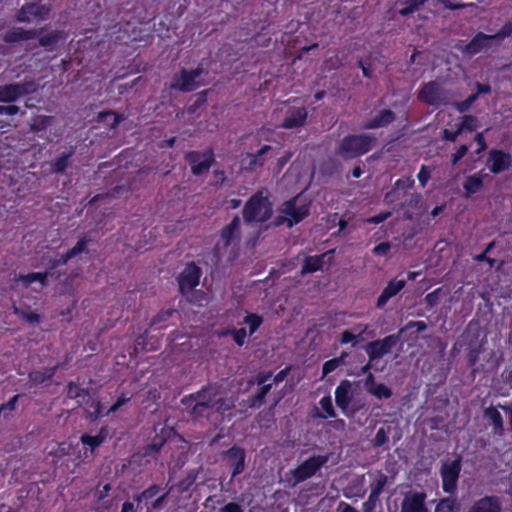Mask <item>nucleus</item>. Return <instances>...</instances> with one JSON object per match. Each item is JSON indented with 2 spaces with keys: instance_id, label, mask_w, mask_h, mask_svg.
<instances>
[{
  "instance_id": "nucleus-1",
  "label": "nucleus",
  "mask_w": 512,
  "mask_h": 512,
  "mask_svg": "<svg viewBox=\"0 0 512 512\" xmlns=\"http://www.w3.org/2000/svg\"><path fill=\"white\" fill-rule=\"evenodd\" d=\"M188 412L198 418H209L213 413H223L234 407L231 399L225 397L224 393L216 387H206L202 390L182 399Z\"/></svg>"
},
{
  "instance_id": "nucleus-2",
  "label": "nucleus",
  "mask_w": 512,
  "mask_h": 512,
  "mask_svg": "<svg viewBox=\"0 0 512 512\" xmlns=\"http://www.w3.org/2000/svg\"><path fill=\"white\" fill-rule=\"evenodd\" d=\"M278 215L274 220L275 225H293L302 221L309 214V201L301 196H296L283 202L278 208Z\"/></svg>"
},
{
  "instance_id": "nucleus-3",
  "label": "nucleus",
  "mask_w": 512,
  "mask_h": 512,
  "mask_svg": "<svg viewBox=\"0 0 512 512\" xmlns=\"http://www.w3.org/2000/svg\"><path fill=\"white\" fill-rule=\"evenodd\" d=\"M376 142L370 134L350 135L344 137L336 149V154L343 159H353L368 152Z\"/></svg>"
},
{
  "instance_id": "nucleus-4",
  "label": "nucleus",
  "mask_w": 512,
  "mask_h": 512,
  "mask_svg": "<svg viewBox=\"0 0 512 512\" xmlns=\"http://www.w3.org/2000/svg\"><path fill=\"white\" fill-rule=\"evenodd\" d=\"M272 214V204L262 191L252 196L244 207V218L248 223L264 222Z\"/></svg>"
},
{
  "instance_id": "nucleus-5",
  "label": "nucleus",
  "mask_w": 512,
  "mask_h": 512,
  "mask_svg": "<svg viewBox=\"0 0 512 512\" xmlns=\"http://www.w3.org/2000/svg\"><path fill=\"white\" fill-rule=\"evenodd\" d=\"M328 460L327 456H312L300 464L294 470H291L287 475V480L291 485L295 486L298 483L312 477Z\"/></svg>"
},
{
  "instance_id": "nucleus-6",
  "label": "nucleus",
  "mask_w": 512,
  "mask_h": 512,
  "mask_svg": "<svg viewBox=\"0 0 512 512\" xmlns=\"http://www.w3.org/2000/svg\"><path fill=\"white\" fill-rule=\"evenodd\" d=\"M37 88L38 85L33 80L0 87V101L14 102L23 95L35 92Z\"/></svg>"
},
{
  "instance_id": "nucleus-7",
  "label": "nucleus",
  "mask_w": 512,
  "mask_h": 512,
  "mask_svg": "<svg viewBox=\"0 0 512 512\" xmlns=\"http://www.w3.org/2000/svg\"><path fill=\"white\" fill-rule=\"evenodd\" d=\"M201 74V68H196L191 71L181 70V72L173 78L171 88L186 92L193 91L201 86V82L199 80Z\"/></svg>"
},
{
  "instance_id": "nucleus-8",
  "label": "nucleus",
  "mask_w": 512,
  "mask_h": 512,
  "mask_svg": "<svg viewBox=\"0 0 512 512\" xmlns=\"http://www.w3.org/2000/svg\"><path fill=\"white\" fill-rule=\"evenodd\" d=\"M49 5L38 3L24 4L17 14V20L20 22H32L33 20H45L50 14Z\"/></svg>"
},
{
  "instance_id": "nucleus-9",
  "label": "nucleus",
  "mask_w": 512,
  "mask_h": 512,
  "mask_svg": "<svg viewBox=\"0 0 512 512\" xmlns=\"http://www.w3.org/2000/svg\"><path fill=\"white\" fill-rule=\"evenodd\" d=\"M460 461L458 459L444 462L441 468L442 486L445 492H453L460 472Z\"/></svg>"
},
{
  "instance_id": "nucleus-10",
  "label": "nucleus",
  "mask_w": 512,
  "mask_h": 512,
  "mask_svg": "<svg viewBox=\"0 0 512 512\" xmlns=\"http://www.w3.org/2000/svg\"><path fill=\"white\" fill-rule=\"evenodd\" d=\"M351 400L352 383L348 380H342L335 390V402L346 416H353L355 413V410L349 407Z\"/></svg>"
},
{
  "instance_id": "nucleus-11",
  "label": "nucleus",
  "mask_w": 512,
  "mask_h": 512,
  "mask_svg": "<svg viewBox=\"0 0 512 512\" xmlns=\"http://www.w3.org/2000/svg\"><path fill=\"white\" fill-rule=\"evenodd\" d=\"M399 337L389 335L382 340L373 341L366 346V353L370 360L378 359L389 353L391 348L396 345Z\"/></svg>"
},
{
  "instance_id": "nucleus-12",
  "label": "nucleus",
  "mask_w": 512,
  "mask_h": 512,
  "mask_svg": "<svg viewBox=\"0 0 512 512\" xmlns=\"http://www.w3.org/2000/svg\"><path fill=\"white\" fill-rule=\"evenodd\" d=\"M186 159L189 162L192 173L194 175H202L209 170L213 162V155L211 152H190L187 154Z\"/></svg>"
},
{
  "instance_id": "nucleus-13",
  "label": "nucleus",
  "mask_w": 512,
  "mask_h": 512,
  "mask_svg": "<svg viewBox=\"0 0 512 512\" xmlns=\"http://www.w3.org/2000/svg\"><path fill=\"white\" fill-rule=\"evenodd\" d=\"M274 151L272 146L264 145L256 153H246L241 159V168L248 171H253L261 167L265 162V156L272 154Z\"/></svg>"
},
{
  "instance_id": "nucleus-14",
  "label": "nucleus",
  "mask_w": 512,
  "mask_h": 512,
  "mask_svg": "<svg viewBox=\"0 0 512 512\" xmlns=\"http://www.w3.org/2000/svg\"><path fill=\"white\" fill-rule=\"evenodd\" d=\"M48 272H31L27 274H16L13 278L15 287L27 289L33 284H38L41 288L46 286Z\"/></svg>"
},
{
  "instance_id": "nucleus-15",
  "label": "nucleus",
  "mask_w": 512,
  "mask_h": 512,
  "mask_svg": "<svg viewBox=\"0 0 512 512\" xmlns=\"http://www.w3.org/2000/svg\"><path fill=\"white\" fill-rule=\"evenodd\" d=\"M419 99L430 105H438L443 103L446 97L439 83L429 82L420 90Z\"/></svg>"
},
{
  "instance_id": "nucleus-16",
  "label": "nucleus",
  "mask_w": 512,
  "mask_h": 512,
  "mask_svg": "<svg viewBox=\"0 0 512 512\" xmlns=\"http://www.w3.org/2000/svg\"><path fill=\"white\" fill-rule=\"evenodd\" d=\"M200 270L194 264H188L179 275V287L182 292L190 291L199 284Z\"/></svg>"
},
{
  "instance_id": "nucleus-17",
  "label": "nucleus",
  "mask_w": 512,
  "mask_h": 512,
  "mask_svg": "<svg viewBox=\"0 0 512 512\" xmlns=\"http://www.w3.org/2000/svg\"><path fill=\"white\" fill-rule=\"evenodd\" d=\"M490 171L498 174L512 165L511 155L500 150H491L487 161Z\"/></svg>"
},
{
  "instance_id": "nucleus-18",
  "label": "nucleus",
  "mask_w": 512,
  "mask_h": 512,
  "mask_svg": "<svg viewBox=\"0 0 512 512\" xmlns=\"http://www.w3.org/2000/svg\"><path fill=\"white\" fill-rule=\"evenodd\" d=\"M426 495L421 492H409L405 495L401 512H428L425 506Z\"/></svg>"
},
{
  "instance_id": "nucleus-19",
  "label": "nucleus",
  "mask_w": 512,
  "mask_h": 512,
  "mask_svg": "<svg viewBox=\"0 0 512 512\" xmlns=\"http://www.w3.org/2000/svg\"><path fill=\"white\" fill-rule=\"evenodd\" d=\"M240 218L235 217L227 226H225L220 234V238L228 242L232 247L238 250L240 240Z\"/></svg>"
},
{
  "instance_id": "nucleus-20",
  "label": "nucleus",
  "mask_w": 512,
  "mask_h": 512,
  "mask_svg": "<svg viewBox=\"0 0 512 512\" xmlns=\"http://www.w3.org/2000/svg\"><path fill=\"white\" fill-rule=\"evenodd\" d=\"M501 502L497 497L485 496L475 501L467 512H501Z\"/></svg>"
},
{
  "instance_id": "nucleus-21",
  "label": "nucleus",
  "mask_w": 512,
  "mask_h": 512,
  "mask_svg": "<svg viewBox=\"0 0 512 512\" xmlns=\"http://www.w3.org/2000/svg\"><path fill=\"white\" fill-rule=\"evenodd\" d=\"M307 118V110L304 107L293 108L289 110L282 123L285 129L298 128L304 125Z\"/></svg>"
},
{
  "instance_id": "nucleus-22",
  "label": "nucleus",
  "mask_w": 512,
  "mask_h": 512,
  "mask_svg": "<svg viewBox=\"0 0 512 512\" xmlns=\"http://www.w3.org/2000/svg\"><path fill=\"white\" fill-rule=\"evenodd\" d=\"M226 460L228 465L232 468V476H236L240 474L244 470V460L245 454L244 451L240 448H231L227 451Z\"/></svg>"
},
{
  "instance_id": "nucleus-23",
  "label": "nucleus",
  "mask_w": 512,
  "mask_h": 512,
  "mask_svg": "<svg viewBox=\"0 0 512 512\" xmlns=\"http://www.w3.org/2000/svg\"><path fill=\"white\" fill-rule=\"evenodd\" d=\"M405 284H406L405 280H402V279H400V280L395 279V280L390 281L388 283V285L382 291L381 295L379 296V298L377 300V307L382 308L391 297H393L394 295H396L399 291H401L403 289Z\"/></svg>"
},
{
  "instance_id": "nucleus-24",
  "label": "nucleus",
  "mask_w": 512,
  "mask_h": 512,
  "mask_svg": "<svg viewBox=\"0 0 512 512\" xmlns=\"http://www.w3.org/2000/svg\"><path fill=\"white\" fill-rule=\"evenodd\" d=\"M492 40H494L492 35L478 33L470 43L467 44L465 51L470 55L477 54L480 51L489 48Z\"/></svg>"
},
{
  "instance_id": "nucleus-25",
  "label": "nucleus",
  "mask_w": 512,
  "mask_h": 512,
  "mask_svg": "<svg viewBox=\"0 0 512 512\" xmlns=\"http://www.w3.org/2000/svg\"><path fill=\"white\" fill-rule=\"evenodd\" d=\"M237 249L232 247L228 242L223 241L221 238L216 242L214 253L215 257L221 261H231L233 260L237 255Z\"/></svg>"
},
{
  "instance_id": "nucleus-26",
  "label": "nucleus",
  "mask_w": 512,
  "mask_h": 512,
  "mask_svg": "<svg viewBox=\"0 0 512 512\" xmlns=\"http://www.w3.org/2000/svg\"><path fill=\"white\" fill-rule=\"evenodd\" d=\"M36 36L34 30H24L23 28L17 27L8 30L5 33L4 39L7 42H18L23 40H29Z\"/></svg>"
},
{
  "instance_id": "nucleus-27",
  "label": "nucleus",
  "mask_w": 512,
  "mask_h": 512,
  "mask_svg": "<svg viewBox=\"0 0 512 512\" xmlns=\"http://www.w3.org/2000/svg\"><path fill=\"white\" fill-rule=\"evenodd\" d=\"M414 185V180L411 177H405L398 179L395 182L394 188L390 193H387L385 199L389 202H394L399 199L398 193L402 190H407L412 188Z\"/></svg>"
},
{
  "instance_id": "nucleus-28",
  "label": "nucleus",
  "mask_w": 512,
  "mask_h": 512,
  "mask_svg": "<svg viewBox=\"0 0 512 512\" xmlns=\"http://www.w3.org/2000/svg\"><path fill=\"white\" fill-rule=\"evenodd\" d=\"M327 253L317 255V256H310L306 257L301 269L302 274L306 273H313L322 268L324 258L326 257Z\"/></svg>"
},
{
  "instance_id": "nucleus-29",
  "label": "nucleus",
  "mask_w": 512,
  "mask_h": 512,
  "mask_svg": "<svg viewBox=\"0 0 512 512\" xmlns=\"http://www.w3.org/2000/svg\"><path fill=\"white\" fill-rule=\"evenodd\" d=\"M484 175L481 173H475L468 176L463 184V188L466 191L467 196L477 193L483 186Z\"/></svg>"
},
{
  "instance_id": "nucleus-30",
  "label": "nucleus",
  "mask_w": 512,
  "mask_h": 512,
  "mask_svg": "<svg viewBox=\"0 0 512 512\" xmlns=\"http://www.w3.org/2000/svg\"><path fill=\"white\" fill-rule=\"evenodd\" d=\"M394 120V114L390 110H383L378 116L371 119L364 125V128L374 129L385 126Z\"/></svg>"
},
{
  "instance_id": "nucleus-31",
  "label": "nucleus",
  "mask_w": 512,
  "mask_h": 512,
  "mask_svg": "<svg viewBox=\"0 0 512 512\" xmlns=\"http://www.w3.org/2000/svg\"><path fill=\"white\" fill-rule=\"evenodd\" d=\"M485 416L493 424L495 433L501 434L503 430V419L499 411L494 407H490L486 409Z\"/></svg>"
},
{
  "instance_id": "nucleus-32",
  "label": "nucleus",
  "mask_w": 512,
  "mask_h": 512,
  "mask_svg": "<svg viewBox=\"0 0 512 512\" xmlns=\"http://www.w3.org/2000/svg\"><path fill=\"white\" fill-rule=\"evenodd\" d=\"M322 412L318 413V417L326 419L335 416L332 400L330 396H325L319 401Z\"/></svg>"
},
{
  "instance_id": "nucleus-33",
  "label": "nucleus",
  "mask_w": 512,
  "mask_h": 512,
  "mask_svg": "<svg viewBox=\"0 0 512 512\" xmlns=\"http://www.w3.org/2000/svg\"><path fill=\"white\" fill-rule=\"evenodd\" d=\"M51 123V117L40 115L32 119L30 130L32 132H41L45 130Z\"/></svg>"
},
{
  "instance_id": "nucleus-34",
  "label": "nucleus",
  "mask_w": 512,
  "mask_h": 512,
  "mask_svg": "<svg viewBox=\"0 0 512 512\" xmlns=\"http://www.w3.org/2000/svg\"><path fill=\"white\" fill-rule=\"evenodd\" d=\"M67 394L70 398L76 399L79 404L88 401L89 398L88 393L85 390L78 388L72 383L68 386Z\"/></svg>"
},
{
  "instance_id": "nucleus-35",
  "label": "nucleus",
  "mask_w": 512,
  "mask_h": 512,
  "mask_svg": "<svg viewBox=\"0 0 512 512\" xmlns=\"http://www.w3.org/2000/svg\"><path fill=\"white\" fill-rule=\"evenodd\" d=\"M345 356H346V354L343 353L338 358H334V359L326 361L323 364V367H322V377H321V379H323L326 375H328L329 373H331L332 371L337 369L339 366H341L344 363Z\"/></svg>"
},
{
  "instance_id": "nucleus-36",
  "label": "nucleus",
  "mask_w": 512,
  "mask_h": 512,
  "mask_svg": "<svg viewBox=\"0 0 512 512\" xmlns=\"http://www.w3.org/2000/svg\"><path fill=\"white\" fill-rule=\"evenodd\" d=\"M270 374H259L257 376V383L258 385H261L260 392L256 395L255 400L262 401L265 395L269 392L271 388V383H266L268 379L270 378Z\"/></svg>"
},
{
  "instance_id": "nucleus-37",
  "label": "nucleus",
  "mask_w": 512,
  "mask_h": 512,
  "mask_svg": "<svg viewBox=\"0 0 512 512\" xmlns=\"http://www.w3.org/2000/svg\"><path fill=\"white\" fill-rule=\"evenodd\" d=\"M426 0H406L404 7L400 9L399 13L403 16L413 13L416 11Z\"/></svg>"
},
{
  "instance_id": "nucleus-38",
  "label": "nucleus",
  "mask_w": 512,
  "mask_h": 512,
  "mask_svg": "<svg viewBox=\"0 0 512 512\" xmlns=\"http://www.w3.org/2000/svg\"><path fill=\"white\" fill-rule=\"evenodd\" d=\"M62 39V35L59 32H51L40 38V44L44 47H51Z\"/></svg>"
},
{
  "instance_id": "nucleus-39",
  "label": "nucleus",
  "mask_w": 512,
  "mask_h": 512,
  "mask_svg": "<svg viewBox=\"0 0 512 512\" xmlns=\"http://www.w3.org/2000/svg\"><path fill=\"white\" fill-rule=\"evenodd\" d=\"M262 321V317L256 314H248L244 319V322L249 326L250 334H253L258 329Z\"/></svg>"
},
{
  "instance_id": "nucleus-40",
  "label": "nucleus",
  "mask_w": 512,
  "mask_h": 512,
  "mask_svg": "<svg viewBox=\"0 0 512 512\" xmlns=\"http://www.w3.org/2000/svg\"><path fill=\"white\" fill-rule=\"evenodd\" d=\"M377 398H389L391 396V391L384 384H376L375 386H371L368 391Z\"/></svg>"
},
{
  "instance_id": "nucleus-41",
  "label": "nucleus",
  "mask_w": 512,
  "mask_h": 512,
  "mask_svg": "<svg viewBox=\"0 0 512 512\" xmlns=\"http://www.w3.org/2000/svg\"><path fill=\"white\" fill-rule=\"evenodd\" d=\"M386 481H387V477L385 475L378 474L376 479L371 484V497L377 496L381 492V490L383 489V487L386 484Z\"/></svg>"
},
{
  "instance_id": "nucleus-42",
  "label": "nucleus",
  "mask_w": 512,
  "mask_h": 512,
  "mask_svg": "<svg viewBox=\"0 0 512 512\" xmlns=\"http://www.w3.org/2000/svg\"><path fill=\"white\" fill-rule=\"evenodd\" d=\"M103 440H104V438L100 435H97V436L83 435L81 437L82 443L91 447V453L93 452V449L95 447L99 446L103 442Z\"/></svg>"
},
{
  "instance_id": "nucleus-43",
  "label": "nucleus",
  "mask_w": 512,
  "mask_h": 512,
  "mask_svg": "<svg viewBox=\"0 0 512 512\" xmlns=\"http://www.w3.org/2000/svg\"><path fill=\"white\" fill-rule=\"evenodd\" d=\"M99 119L110 124L111 126H115L121 121L122 118L114 112H101L99 113Z\"/></svg>"
},
{
  "instance_id": "nucleus-44",
  "label": "nucleus",
  "mask_w": 512,
  "mask_h": 512,
  "mask_svg": "<svg viewBox=\"0 0 512 512\" xmlns=\"http://www.w3.org/2000/svg\"><path fill=\"white\" fill-rule=\"evenodd\" d=\"M512 34V22L506 23L499 32L492 35L494 40L502 41Z\"/></svg>"
},
{
  "instance_id": "nucleus-45",
  "label": "nucleus",
  "mask_w": 512,
  "mask_h": 512,
  "mask_svg": "<svg viewBox=\"0 0 512 512\" xmlns=\"http://www.w3.org/2000/svg\"><path fill=\"white\" fill-rule=\"evenodd\" d=\"M68 158H69V154H62L60 157H58L52 164L53 171L54 172L63 171L67 167Z\"/></svg>"
},
{
  "instance_id": "nucleus-46",
  "label": "nucleus",
  "mask_w": 512,
  "mask_h": 512,
  "mask_svg": "<svg viewBox=\"0 0 512 512\" xmlns=\"http://www.w3.org/2000/svg\"><path fill=\"white\" fill-rule=\"evenodd\" d=\"M86 244H87V240L82 238L80 239L74 247H72L70 250H68V257H74L76 256L77 254L81 253L84 251L85 247H86Z\"/></svg>"
},
{
  "instance_id": "nucleus-47",
  "label": "nucleus",
  "mask_w": 512,
  "mask_h": 512,
  "mask_svg": "<svg viewBox=\"0 0 512 512\" xmlns=\"http://www.w3.org/2000/svg\"><path fill=\"white\" fill-rule=\"evenodd\" d=\"M388 441V432L384 428H379L375 438H374V445L375 446H382Z\"/></svg>"
},
{
  "instance_id": "nucleus-48",
  "label": "nucleus",
  "mask_w": 512,
  "mask_h": 512,
  "mask_svg": "<svg viewBox=\"0 0 512 512\" xmlns=\"http://www.w3.org/2000/svg\"><path fill=\"white\" fill-rule=\"evenodd\" d=\"M476 119L472 116H464L463 118V121L460 125L459 128H461V131L463 129H468V130H474L476 129Z\"/></svg>"
},
{
  "instance_id": "nucleus-49",
  "label": "nucleus",
  "mask_w": 512,
  "mask_h": 512,
  "mask_svg": "<svg viewBox=\"0 0 512 512\" xmlns=\"http://www.w3.org/2000/svg\"><path fill=\"white\" fill-rule=\"evenodd\" d=\"M477 99V94L469 96L465 101L457 103L455 106L459 112L466 111L470 105Z\"/></svg>"
},
{
  "instance_id": "nucleus-50",
  "label": "nucleus",
  "mask_w": 512,
  "mask_h": 512,
  "mask_svg": "<svg viewBox=\"0 0 512 512\" xmlns=\"http://www.w3.org/2000/svg\"><path fill=\"white\" fill-rule=\"evenodd\" d=\"M440 292H441V289H436L435 291L426 295L425 301L430 307L435 306L439 302Z\"/></svg>"
},
{
  "instance_id": "nucleus-51",
  "label": "nucleus",
  "mask_w": 512,
  "mask_h": 512,
  "mask_svg": "<svg viewBox=\"0 0 512 512\" xmlns=\"http://www.w3.org/2000/svg\"><path fill=\"white\" fill-rule=\"evenodd\" d=\"M414 327L417 329V331H424L427 328V325L423 321H410L409 323L406 324L405 327H403L400 330V333H402L405 330L414 328Z\"/></svg>"
},
{
  "instance_id": "nucleus-52",
  "label": "nucleus",
  "mask_w": 512,
  "mask_h": 512,
  "mask_svg": "<svg viewBox=\"0 0 512 512\" xmlns=\"http://www.w3.org/2000/svg\"><path fill=\"white\" fill-rule=\"evenodd\" d=\"M417 178H418L421 186L424 187L427 184L428 180L430 179L429 170L425 166H422L417 175Z\"/></svg>"
},
{
  "instance_id": "nucleus-53",
  "label": "nucleus",
  "mask_w": 512,
  "mask_h": 512,
  "mask_svg": "<svg viewBox=\"0 0 512 512\" xmlns=\"http://www.w3.org/2000/svg\"><path fill=\"white\" fill-rule=\"evenodd\" d=\"M246 338V330L244 328L233 331V339L239 345L244 344Z\"/></svg>"
},
{
  "instance_id": "nucleus-54",
  "label": "nucleus",
  "mask_w": 512,
  "mask_h": 512,
  "mask_svg": "<svg viewBox=\"0 0 512 512\" xmlns=\"http://www.w3.org/2000/svg\"><path fill=\"white\" fill-rule=\"evenodd\" d=\"M390 215H391V212H382V213H379L378 215H375L373 217L366 219V222L378 224V223L385 221L388 217H390Z\"/></svg>"
},
{
  "instance_id": "nucleus-55",
  "label": "nucleus",
  "mask_w": 512,
  "mask_h": 512,
  "mask_svg": "<svg viewBox=\"0 0 512 512\" xmlns=\"http://www.w3.org/2000/svg\"><path fill=\"white\" fill-rule=\"evenodd\" d=\"M390 250V244L387 242H382L379 245L375 246L373 249V253L376 255H386Z\"/></svg>"
},
{
  "instance_id": "nucleus-56",
  "label": "nucleus",
  "mask_w": 512,
  "mask_h": 512,
  "mask_svg": "<svg viewBox=\"0 0 512 512\" xmlns=\"http://www.w3.org/2000/svg\"><path fill=\"white\" fill-rule=\"evenodd\" d=\"M18 395L13 396L7 403H4L0 406V411L5 412L7 410L13 411L16 407V402L18 400Z\"/></svg>"
},
{
  "instance_id": "nucleus-57",
  "label": "nucleus",
  "mask_w": 512,
  "mask_h": 512,
  "mask_svg": "<svg viewBox=\"0 0 512 512\" xmlns=\"http://www.w3.org/2000/svg\"><path fill=\"white\" fill-rule=\"evenodd\" d=\"M18 112H19V107L16 105H7V106L0 105V115L1 114L15 115Z\"/></svg>"
},
{
  "instance_id": "nucleus-58",
  "label": "nucleus",
  "mask_w": 512,
  "mask_h": 512,
  "mask_svg": "<svg viewBox=\"0 0 512 512\" xmlns=\"http://www.w3.org/2000/svg\"><path fill=\"white\" fill-rule=\"evenodd\" d=\"M468 151L467 145H461L457 152L452 155V163L456 164Z\"/></svg>"
},
{
  "instance_id": "nucleus-59",
  "label": "nucleus",
  "mask_w": 512,
  "mask_h": 512,
  "mask_svg": "<svg viewBox=\"0 0 512 512\" xmlns=\"http://www.w3.org/2000/svg\"><path fill=\"white\" fill-rule=\"evenodd\" d=\"M452 508H453V503L450 501V500H443L441 501L436 510L437 512H440L441 510H447L448 512H452Z\"/></svg>"
},
{
  "instance_id": "nucleus-60",
  "label": "nucleus",
  "mask_w": 512,
  "mask_h": 512,
  "mask_svg": "<svg viewBox=\"0 0 512 512\" xmlns=\"http://www.w3.org/2000/svg\"><path fill=\"white\" fill-rule=\"evenodd\" d=\"M336 512H358L354 507L346 502H340L337 506Z\"/></svg>"
},
{
  "instance_id": "nucleus-61",
  "label": "nucleus",
  "mask_w": 512,
  "mask_h": 512,
  "mask_svg": "<svg viewBox=\"0 0 512 512\" xmlns=\"http://www.w3.org/2000/svg\"><path fill=\"white\" fill-rule=\"evenodd\" d=\"M221 512H243V511L239 505H237L235 503H229L221 509Z\"/></svg>"
},
{
  "instance_id": "nucleus-62",
  "label": "nucleus",
  "mask_w": 512,
  "mask_h": 512,
  "mask_svg": "<svg viewBox=\"0 0 512 512\" xmlns=\"http://www.w3.org/2000/svg\"><path fill=\"white\" fill-rule=\"evenodd\" d=\"M354 339H355V335L353 333H351L350 331L346 330L342 333L341 343L347 344V343L352 342Z\"/></svg>"
},
{
  "instance_id": "nucleus-63",
  "label": "nucleus",
  "mask_w": 512,
  "mask_h": 512,
  "mask_svg": "<svg viewBox=\"0 0 512 512\" xmlns=\"http://www.w3.org/2000/svg\"><path fill=\"white\" fill-rule=\"evenodd\" d=\"M460 132H461V128H458L454 132H449L448 130H445L444 138L449 141H455L457 139L458 135L460 134Z\"/></svg>"
},
{
  "instance_id": "nucleus-64",
  "label": "nucleus",
  "mask_w": 512,
  "mask_h": 512,
  "mask_svg": "<svg viewBox=\"0 0 512 512\" xmlns=\"http://www.w3.org/2000/svg\"><path fill=\"white\" fill-rule=\"evenodd\" d=\"M474 139L477 142V144L479 145V149L477 150V153H480L482 150H484L486 148V144H485V141H484L483 134L482 133H477L475 135Z\"/></svg>"
}]
</instances>
